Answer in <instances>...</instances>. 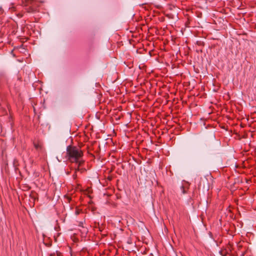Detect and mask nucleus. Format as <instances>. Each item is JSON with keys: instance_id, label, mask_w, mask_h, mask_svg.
I'll list each match as a JSON object with an SVG mask.
<instances>
[{"instance_id": "f257e3e1", "label": "nucleus", "mask_w": 256, "mask_h": 256, "mask_svg": "<svg viewBox=\"0 0 256 256\" xmlns=\"http://www.w3.org/2000/svg\"><path fill=\"white\" fill-rule=\"evenodd\" d=\"M84 156L82 150L80 146H76L70 145L66 148V156L68 160L72 162H75L78 164V170L82 166L84 161L81 160Z\"/></svg>"}, {"instance_id": "9d476101", "label": "nucleus", "mask_w": 256, "mask_h": 256, "mask_svg": "<svg viewBox=\"0 0 256 256\" xmlns=\"http://www.w3.org/2000/svg\"><path fill=\"white\" fill-rule=\"evenodd\" d=\"M82 224V222H80V226H81Z\"/></svg>"}, {"instance_id": "39448f33", "label": "nucleus", "mask_w": 256, "mask_h": 256, "mask_svg": "<svg viewBox=\"0 0 256 256\" xmlns=\"http://www.w3.org/2000/svg\"><path fill=\"white\" fill-rule=\"evenodd\" d=\"M32 0H25L26 4H24L25 6H27L29 4H32Z\"/></svg>"}, {"instance_id": "7ed1b4c3", "label": "nucleus", "mask_w": 256, "mask_h": 256, "mask_svg": "<svg viewBox=\"0 0 256 256\" xmlns=\"http://www.w3.org/2000/svg\"><path fill=\"white\" fill-rule=\"evenodd\" d=\"M84 170H84V169H82V168H80V170H78V167H77V168H76L74 174H73V176H72L73 178H74V179H76V178H77V174H76V172H77V171H80H80H82H82H84Z\"/></svg>"}, {"instance_id": "f8f14e48", "label": "nucleus", "mask_w": 256, "mask_h": 256, "mask_svg": "<svg viewBox=\"0 0 256 256\" xmlns=\"http://www.w3.org/2000/svg\"><path fill=\"white\" fill-rule=\"evenodd\" d=\"M9 118H10V120L12 118L10 116Z\"/></svg>"}, {"instance_id": "20e7f679", "label": "nucleus", "mask_w": 256, "mask_h": 256, "mask_svg": "<svg viewBox=\"0 0 256 256\" xmlns=\"http://www.w3.org/2000/svg\"><path fill=\"white\" fill-rule=\"evenodd\" d=\"M34 146L36 150L40 149L42 148V146L38 143H34Z\"/></svg>"}, {"instance_id": "9b49d317", "label": "nucleus", "mask_w": 256, "mask_h": 256, "mask_svg": "<svg viewBox=\"0 0 256 256\" xmlns=\"http://www.w3.org/2000/svg\"><path fill=\"white\" fill-rule=\"evenodd\" d=\"M50 256H54V254H50Z\"/></svg>"}, {"instance_id": "0eeeda50", "label": "nucleus", "mask_w": 256, "mask_h": 256, "mask_svg": "<svg viewBox=\"0 0 256 256\" xmlns=\"http://www.w3.org/2000/svg\"><path fill=\"white\" fill-rule=\"evenodd\" d=\"M108 179L109 180H112V177H110V176H108Z\"/></svg>"}, {"instance_id": "6e6552de", "label": "nucleus", "mask_w": 256, "mask_h": 256, "mask_svg": "<svg viewBox=\"0 0 256 256\" xmlns=\"http://www.w3.org/2000/svg\"><path fill=\"white\" fill-rule=\"evenodd\" d=\"M58 256H61V254L60 252H58L57 254Z\"/></svg>"}, {"instance_id": "1a4fd4ad", "label": "nucleus", "mask_w": 256, "mask_h": 256, "mask_svg": "<svg viewBox=\"0 0 256 256\" xmlns=\"http://www.w3.org/2000/svg\"><path fill=\"white\" fill-rule=\"evenodd\" d=\"M68 200L70 201V197H68Z\"/></svg>"}, {"instance_id": "423d86ee", "label": "nucleus", "mask_w": 256, "mask_h": 256, "mask_svg": "<svg viewBox=\"0 0 256 256\" xmlns=\"http://www.w3.org/2000/svg\"><path fill=\"white\" fill-rule=\"evenodd\" d=\"M80 211H81V210H80L79 209H76L75 212L76 215V216L80 214Z\"/></svg>"}, {"instance_id": "f03ea898", "label": "nucleus", "mask_w": 256, "mask_h": 256, "mask_svg": "<svg viewBox=\"0 0 256 256\" xmlns=\"http://www.w3.org/2000/svg\"><path fill=\"white\" fill-rule=\"evenodd\" d=\"M28 12H34L36 11V8L32 6L28 7L26 9Z\"/></svg>"}, {"instance_id": "ddd939ff", "label": "nucleus", "mask_w": 256, "mask_h": 256, "mask_svg": "<svg viewBox=\"0 0 256 256\" xmlns=\"http://www.w3.org/2000/svg\"><path fill=\"white\" fill-rule=\"evenodd\" d=\"M223 256H226V255H223Z\"/></svg>"}]
</instances>
